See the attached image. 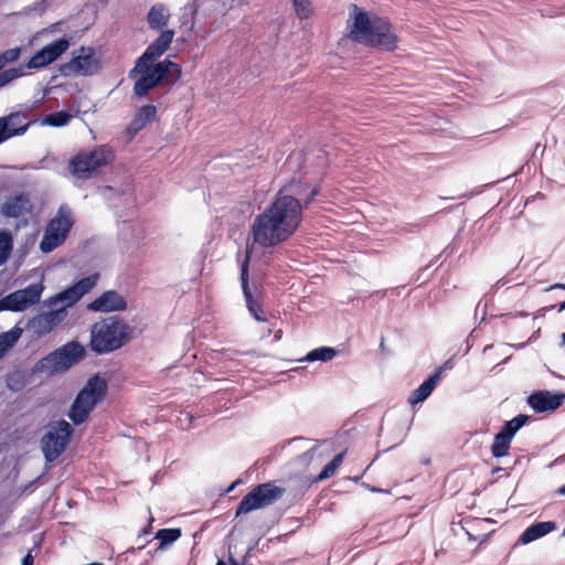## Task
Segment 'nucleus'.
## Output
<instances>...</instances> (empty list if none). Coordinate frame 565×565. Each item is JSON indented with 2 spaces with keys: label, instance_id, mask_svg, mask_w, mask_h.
I'll use <instances>...</instances> for the list:
<instances>
[{
  "label": "nucleus",
  "instance_id": "28",
  "mask_svg": "<svg viewBox=\"0 0 565 565\" xmlns=\"http://www.w3.org/2000/svg\"><path fill=\"white\" fill-rule=\"evenodd\" d=\"M529 419L530 416L520 414L513 417L511 420H508L502 427L501 433L509 436L510 438H513L518 430L521 429L529 422Z\"/></svg>",
  "mask_w": 565,
  "mask_h": 565
},
{
  "label": "nucleus",
  "instance_id": "46",
  "mask_svg": "<svg viewBox=\"0 0 565 565\" xmlns=\"http://www.w3.org/2000/svg\"><path fill=\"white\" fill-rule=\"evenodd\" d=\"M231 561H232V565H239L236 561H234L232 558H231Z\"/></svg>",
  "mask_w": 565,
  "mask_h": 565
},
{
  "label": "nucleus",
  "instance_id": "33",
  "mask_svg": "<svg viewBox=\"0 0 565 565\" xmlns=\"http://www.w3.org/2000/svg\"><path fill=\"white\" fill-rule=\"evenodd\" d=\"M344 458V452L338 454L334 458L327 463L318 476V480H324L334 475L337 469L341 466Z\"/></svg>",
  "mask_w": 565,
  "mask_h": 565
},
{
  "label": "nucleus",
  "instance_id": "9",
  "mask_svg": "<svg viewBox=\"0 0 565 565\" xmlns=\"http://www.w3.org/2000/svg\"><path fill=\"white\" fill-rule=\"evenodd\" d=\"M73 427L65 419L51 422L40 440V447L47 462L55 461L66 449Z\"/></svg>",
  "mask_w": 565,
  "mask_h": 565
},
{
  "label": "nucleus",
  "instance_id": "38",
  "mask_svg": "<svg viewBox=\"0 0 565 565\" xmlns=\"http://www.w3.org/2000/svg\"><path fill=\"white\" fill-rule=\"evenodd\" d=\"M34 563V558L33 556L31 555V553H28L23 558H22V565H33Z\"/></svg>",
  "mask_w": 565,
  "mask_h": 565
},
{
  "label": "nucleus",
  "instance_id": "30",
  "mask_svg": "<svg viewBox=\"0 0 565 565\" xmlns=\"http://www.w3.org/2000/svg\"><path fill=\"white\" fill-rule=\"evenodd\" d=\"M292 7L298 19L306 20L313 15L315 9L310 0H292Z\"/></svg>",
  "mask_w": 565,
  "mask_h": 565
},
{
  "label": "nucleus",
  "instance_id": "4",
  "mask_svg": "<svg viewBox=\"0 0 565 565\" xmlns=\"http://www.w3.org/2000/svg\"><path fill=\"white\" fill-rule=\"evenodd\" d=\"M181 75V66L169 58L156 64L145 63L140 66H138L137 60L135 66L129 71L130 78L139 76L134 84V93L138 97L147 96L159 85L174 84Z\"/></svg>",
  "mask_w": 565,
  "mask_h": 565
},
{
  "label": "nucleus",
  "instance_id": "39",
  "mask_svg": "<svg viewBox=\"0 0 565 565\" xmlns=\"http://www.w3.org/2000/svg\"><path fill=\"white\" fill-rule=\"evenodd\" d=\"M313 450L315 449H311L309 451H306L301 457L306 460H311L312 459V456H313Z\"/></svg>",
  "mask_w": 565,
  "mask_h": 565
},
{
  "label": "nucleus",
  "instance_id": "27",
  "mask_svg": "<svg viewBox=\"0 0 565 565\" xmlns=\"http://www.w3.org/2000/svg\"><path fill=\"white\" fill-rule=\"evenodd\" d=\"M13 249V237L8 231H0V266L7 263Z\"/></svg>",
  "mask_w": 565,
  "mask_h": 565
},
{
  "label": "nucleus",
  "instance_id": "43",
  "mask_svg": "<svg viewBox=\"0 0 565 565\" xmlns=\"http://www.w3.org/2000/svg\"><path fill=\"white\" fill-rule=\"evenodd\" d=\"M552 288L565 289V285L564 284H555Z\"/></svg>",
  "mask_w": 565,
  "mask_h": 565
},
{
  "label": "nucleus",
  "instance_id": "15",
  "mask_svg": "<svg viewBox=\"0 0 565 565\" xmlns=\"http://www.w3.org/2000/svg\"><path fill=\"white\" fill-rule=\"evenodd\" d=\"M31 124L32 120L28 111H15L0 117V143L23 135Z\"/></svg>",
  "mask_w": 565,
  "mask_h": 565
},
{
  "label": "nucleus",
  "instance_id": "19",
  "mask_svg": "<svg viewBox=\"0 0 565 565\" xmlns=\"http://www.w3.org/2000/svg\"><path fill=\"white\" fill-rule=\"evenodd\" d=\"M127 307L125 298L115 290H107L88 303L87 308L95 312L122 311Z\"/></svg>",
  "mask_w": 565,
  "mask_h": 565
},
{
  "label": "nucleus",
  "instance_id": "37",
  "mask_svg": "<svg viewBox=\"0 0 565 565\" xmlns=\"http://www.w3.org/2000/svg\"><path fill=\"white\" fill-rule=\"evenodd\" d=\"M21 54L20 47H12L8 49L4 52L0 54L1 58L3 60L4 64L15 62Z\"/></svg>",
  "mask_w": 565,
  "mask_h": 565
},
{
  "label": "nucleus",
  "instance_id": "20",
  "mask_svg": "<svg viewBox=\"0 0 565 565\" xmlns=\"http://www.w3.org/2000/svg\"><path fill=\"white\" fill-rule=\"evenodd\" d=\"M32 203L25 193L8 196L0 206V213L4 217L17 218L31 213Z\"/></svg>",
  "mask_w": 565,
  "mask_h": 565
},
{
  "label": "nucleus",
  "instance_id": "21",
  "mask_svg": "<svg viewBox=\"0 0 565 565\" xmlns=\"http://www.w3.org/2000/svg\"><path fill=\"white\" fill-rule=\"evenodd\" d=\"M557 525L554 521L537 522L529 526L519 537L518 543L529 544L535 540H539L546 534L556 530Z\"/></svg>",
  "mask_w": 565,
  "mask_h": 565
},
{
  "label": "nucleus",
  "instance_id": "45",
  "mask_svg": "<svg viewBox=\"0 0 565 565\" xmlns=\"http://www.w3.org/2000/svg\"><path fill=\"white\" fill-rule=\"evenodd\" d=\"M216 565H226V564H225L223 561H221V559H220V561L216 563Z\"/></svg>",
  "mask_w": 565,
  "mask_h": 565
},
{
  "label": "nucleus",
  "instance_id": "2",
  "mask_svg": "<svg viewBox=\"0 0 565 565\" xmlns=\"http://www.w3.org/2000/svg\"><path fill=\"white\" fill-rule=\"evenodd\" d=\"M97 280V274L90 275L46 299L44 303L50 307L51 310L31 318L26 322L25 329L38 338L49 334L66 318V309L90 291Z\"/></svg>",
  "mask_w": 565,
  "mask_h": 565
},
{
  "label": "nucleus",
  "instance_id": "34",
  "mask_svg": "<svg viewBox=\"0 0 565 565\" xmlns=\"http://www.w3.org/2000/svg\"><path fill=\"white\" fill-rule=\"evenodd\" d=\"M23 75H24L23 66L12 67V68L6 70L3 72H0V88Z\"/></svg>",
  "mask_w": 565,
  "mask_h": 565
},
{
  "label": "nucleus",
  "instance_id": "36",
  "mask_svg": "<svg viewBox=\"0 0 565 565\" xmlns=\"http://www.w3.org/2000/svg\"><path fill=\"white\" fill-rule=\"evenodd\" d=\"M295 194L298 195L297 199L300 201L303 210L308 209L309 205L315 201L316 196L319 194V189L317 186L312 188L305 198H302L303 194L300 191H295Z\"/></svg>",
  "mask_w": 565,
  "mask_h": 565
},
{
  "label": "nucleus",
  "instance_id": "12",
  "mask_svg": "<svg viewBox=\"0 0 565 565\" xmlns=\"http://www.w3.org/2000/svg\"><path fill=\"white\" fill-rule=\"evenodd\" d=\"M99 68V58L96 56L95 50L88 46H81L74 51L72 58L60 66V71L64 76H92Z\"/></svg>",
  "mask_w": 565,
  "mask_h": 565
},
{
  "label": "nucleus",
  "instance_id": "41",
  "mask_svg": "<svg viewBox=\"0 0 565 565\" xmlns=\"http://www.w3.org/2000/svg\"><path fill=\"white\" fill-rule=\"evenodd\" d=\"M281 335H282V331H281V330L276 331V333H275V340H276V341L280 340V339H281Z\"/></svg>",
  "mask_w": 565,
  "mask_h": 565
},
{
  "label": "nucleus",
  "instance_id": "6",
  "mask_svg": "<svg viewBox=\"0 0 565 565\" xmlns=\"http://www.w3.org/2000/svg\"><path fill=\"white\" fill-rule=\"evenodd\" d=\"M107 393V383L98 375L90 377L74 399L67 416L75 424L81 425L88 418L96 405L103 401Z\"/></svg>",
  "mask_w": 565,
  "mask_h": 565
},
{
  "label": "nucleus",
  "instance_id": "23",
  "mask_svg": "<svg viewBox=\"0 0 565 565\" xmlns=\"http://www.w3.org/2000/svg\"><path fill=\"white\" fill-rule=\"evenodd\" d=\"M170 20V12L164 4L158 3L151 7L147 14V23L151 30L164 31Z\"/></svg>",
  "mask_w": 565,
  "mask_h": 565
},
{
  "label": "nucleus",
  "instance_id": "49",
  "mask_svg": "<svg viewBox=\"0 0 565 565\" xmlns=\"http://www.w3.org/2000/svg\"><path fill=\"white\" fill-rule=\"evenodd\" d=\"M563 536H565V527H564V531H563Z\"/></svg>",
  "mask_w": 565,
  "mask_h": 565
},
{
  "label": "nucleus",
  "instance_id": "47",
  "mask_svg": "<svg viewBox=\"0 0 565 565\" xmlns=\"http://www.w3.org/2000/svg\"><path fill=\"white\" fill-rule=\"evenodd\" d=\"M563 342L565 343V333H562Z\"/></svg>",
  "mask_w": 565,
  "mask_h": 565
},
{
  "label": "nucleus",
  "instance_id": "25",
  "mask_svg": "<svg viewBox=\"0 0 565 565\" xmlns=\"http://www.w3.org/2000/svg\"><path fill=\"white\" fill-rule=\"evenodd\" d=\"M337 355V350L330 347H320L311 350L302 361L307 362H328Z\"/></svg>",
  "mask_w": 565,
  "mask_h": 565
},
{
  "label": "nucleus",
  "instance_id": "26",
  "mask_svg": "<svg viewBox=\"0 0 565 565\" xmlns=\"http://www.w3.org/2000/svg\"><path fill=\"white\" fill-rule=\"evenodd\" d=\"M511 440H512V438L504 435L503 433H501V431L498 433L494 436V439H493V443L491 446L492 456L495 458H500V457L508 455Z\"/></svg>",
  "mask_w": 565,
  "mask_h": 565
},
{
  "label": "nucleus",
  "instance_id": "48",
  "mask_svg": "<svg viewBox=\"0 0 565 565\" xmlns=\"http://www.w3.org/2000/svg\"><path fill=\"white\" fill-rule=\"evenodd\" d=\"M500 470H501V468H495V469L493 470V472H499Z\"/></svg>",
  "mask_w": 565,
  "mask_h": 565
},
{
  "label": "nucleus",
  "instance_id": "24",
  "mask_svg": "<svg viewBox=\"0 0 565 565\" xmlns=\"http://www.w3.org/2000/svg\"><path fill=\"white\" fill-rule=\"evenodd\" d=\"M23 333V329L15 326L7 332L0 333V359L12 349Z\"/></svg>",
  "mask_w": 565,
  "mask_h": 565
},
{
  "label": "nucleus",
  "instance_id": "35",
  "mask_svg": "<svg viewBox=\"0 0 565 565\" xmlns=\"http://www.w3.org/2000/svg\"><path fill=\"white\" fill-rule=\"evenodd\" d=\"M24 376L20 372H15L7 376V387L10 391L19 392L24 387Z\"/></svg>",
  "mask_w": 565,
  "mask_h": 565
},
{
  "label": "nucleus",
  "instance_id": "10",
  "mask_svg": "<svg viewBox=\"0 0 565 565\" xmlns=\"http://www.w3.org/2000/svg\"><path fill=\"white\" fill-rule=\"evenodd\" d=\"M73 224L71 209L67 205H61L55 217L45 227L40 243L41 252L46 254L61 246L65 242Z\"/></svg>",
  "mask_w": 565,
  "mask_h": 565
},
{
  "label": "nucleus",
  "instance_id": "22",
  "mask_svg": "<svg viewBox=\"0 0 565 565\" xmlns=\"http://www.w3.org/2000/svg\"><path fill=\"white\" fill-rule=\"evenodd\" d=\"M443 369L439 367L426 381H424L411 395L409 403L412 405L424 402L434 391L437 383L440 381Z\"/></svg>",
  "mask_w": 565,
  "mask_h": 565
},
{
  "label": "nucleus",
  "instance_id": "44",
  "mask_svg": "<svg viewBox=\"0 0 565 565\" xmlns=\"http://www.w3.org/2000/svg\"><path fill=\"white\" fill-rule=\"evenodd\" d=\"M559 311H563L565 310V301L561 302L559 303V308H558Z\"/></svg>",
  "mask_w": 565,
  "mask_h": 565
},
{
  "label": "nucleus",
  "instance_id": "7",
  "mask_svg": "<svg viewBox=\"0 0 565 565\" xmlns=\"http://www.w3.org/2000/svg\"><path fill=\"white\" fill-rule=\"evenodd\" d=\"M113 160L114 153L108 146H96L75 154L68 161V170L74 178L87 180Z\"/></svg>",
  "mask_w": 565,
  "mask_h": 565
},
{
  "label": "nucleus",
  "instance_id": "13",
  "mask_svg": "<svg viewBox=\"0 0 565 565\" xmlns=\"http://www.w3.org/2000/svg\"><path fill=\"white\" fill-rule=\"evenodd\" d=\"M43 292L41 284H32L0 299V311H23L39 302Z\"/></svg>",
  "mask_w": 565,
  "mask_h": 565
},
{
  "label": "nucleus",
  "instance_id": "8",
  "mask_svg": "<svg viewBox=\"0 0 565 565\" xmlns=\"http://www.w3.org/2000/svg\"><path fill=\"white\" fill-rule=\"evenodd\" d=\"M85 354V349L77 342H68L49 353L34 365V372L53 375L68 370Z\"/></svg>",
  "mask_w": 565,
  "mask_h": 565
},
{
  "label": "nucleus",
  "instance_id": "18",
  "mask_svg": "<svg viewBox=\"0 0 565 565\" xmlns=\"http://www.w3.org/2000/svg\"><path fill=\"white\" fill-rule=\"evenodd\" d=\"M565 403V394H555L547 391L532 393L527 397V404L536 412H553Z\"/></svg>",
  "mask_w": 565,
  "mask_h": 565
},
{
  "label": "nucleus",
  "instance_id": "42",
  "mask_svg": "<svg viewBox=\"0 0 565 565\" xmlns=\"http://www.w3.org/2000/svg\"><path fill=\"white\" fill-rule=\"evenodd\" d=\"M152 520H153V519H152V518H150V522H149L148 526L143 529V534H148V533H149V530H150V527H151V522H152Z\"/></svg>",
  "mask_w": 565,
  "mask_h": 565
},
{
  "label": "nucleus",
  "instance_id": "5",
  "mask_svg": "<svg viewBox=\"0 0 565 565\" xmlns=\"http://www.w3.org/2000/svg\"><path fill=\"white\" fill-rule=\"evenodd\" d=\"M132 327L118 317H108L90 328L89 348L96 354H107L125 345L132 334Z\"/></svg>",
  "mask_w": 565,
  "mask_h": 565
},
{
  "label": "nucleus",
  "instance_id": "14",
  "mask_svg": "<svg viewBox=\"0 0 565 565\" xmlns=\"http://www.w3.org/2000/svg\"><path fill=\"white\" fill-rule=\"evenodd\" d=\"M70 42L65 38H60L38 51L28 62V68H42L56 61L67 51Z\"/></svg>",
  "mask_w": 565,
  "mask_h": 565
},
{
  "label": "nucleus",
  "instance_id": "17",
  "mask_svg": "<svg viewBox=\"0 0 565 565\" xmlns=\"http://www.w3.org/2000/svg\"><path fill=\"white\" fill-rule=\"evenodd\" d=\"M173 38V30L161 31L160 35L146 49L141 56L137 58L138 66L145 63L156 64L154 62L169 50Z\"/></svg>",
  "mask_w": 565,
  "mask_h": 565
},
{
  "label": "nucleus",
  "instance_id": "40",
  "mask_svg": "<svg viewBox=\"0 0 565 565\" xmlns=\"http://www.w3.org/2000/svg\"><path fill=\"white\" fill-rule=\"evenodd\" d=\"M559 495H565V484L559 487L556 491Z\"/></svg>",
  "mask_w": 565,
  "mask_h": 565
},
{
  "label": "nucleus",
  "instance_id": "11",
  "mask_svg": "<svg viewBox=\"0 0 565 565\" xmlns=\"http://www.w3.org/2000/svg\"><path fill=\"white\" fill-rule=\"evenodd\" d=\"M285 493V489L280 488L273 482L260 483L248 492L239 502L235 515L249 513L254 510L266 508Z\"/></svg>",
  "mask_w": 565,
  "mask_h": 565
},
{
  "label": "nucleus",
  "instance_id": "29",
  "mask_svg": "<svg viewBox=\"0 0 565 565\" xmlns=\"http://www.w3.org/2000/svg\"><path fill=\"white\" fill-rule=\"evenodd\" d=\"M157 107L154 105H143L136 114L135 122L139 127H143L154 120Z\"/></svg>",
  "mask_w": 565,
  "mask_h": 565
},
{
  "label": "nucleus",
  "instance_id": "16",
  "mask_svg": "<svg viewBox=\"0 0 565 565\" xmlns=\"http://www.w3.org/2000/svg\"><path fill=\"white\" fill-rule=\"evenodd\" d=\"M250 252L247 249L244 259L241 262L239 270H241V285L244 294V298L246 301V307L249 313L257 321H265L266 317L256 299H254L253 294L248 284V267H249Z\"/></svg>",
  "mask_w": 565,
  "mask_h": 565
},
{
  "label": "nucleus",
  "instance_id": "31",
  "mask_svg": "<svg viewBox=\"0 0 565 565\" xmlns=\"http://www.w3.org/2000/svg\"><path fill=\"white\" fill-rule=\"evenodd\" d=\"M181 536L180 529H161L157 532L156 539L160 541V548H163L173 542H175Z\"/></svg>",
  "mask_w": 565,
  "mask_h": 565
},
{
  "label": "nucleus",
  "instance_id": "3",
  "mask_svg": "<svg viewBox=\"0 0 565 565\" xmlns=\"http://www.w3.org/2000/svg\"><path fill=\"white\" fill-rule=\"evenodd\" d=\"M348 29L349 38L354 42L384 51H393L396 47L397 38L392 31L390 22L355 4L350 8Z\"/></svg>",
  "mask_w": 565,
  "mask_h": 565
},
{
  "label": "nucleus",
  "instance_id": "1",
  "mask_svg": "<svg viewBox=\"0 0 565 565\" xmlns=\"http://www.w3.org/2000/svg\"><path fill=\"white\" fill-rule=\"evenodd\" d=\"M302 221V205L292 194L280 190L275 200L259 213L253 224V242L260 247H275L289 239Z\"/></svg>",
  "mask_w": 565,
  "mask_h": 565
},
{
  "label": "nucleus",
  "instance_id": "32",
  "mask_svg": "<svg viewBox=\"0 0 565 565\" xmlns=\"http://www.w3.org/2000/svg\"><path fill=\"white\" fill-rule=\"evenodd\" d=\"M72 119V115L67 111H55L50 115H47L43 122L52 126V127H63L66 126Z\"/></svg>",
  "mask_w": 565,
  "mask_h": 565
}]
</instances>
